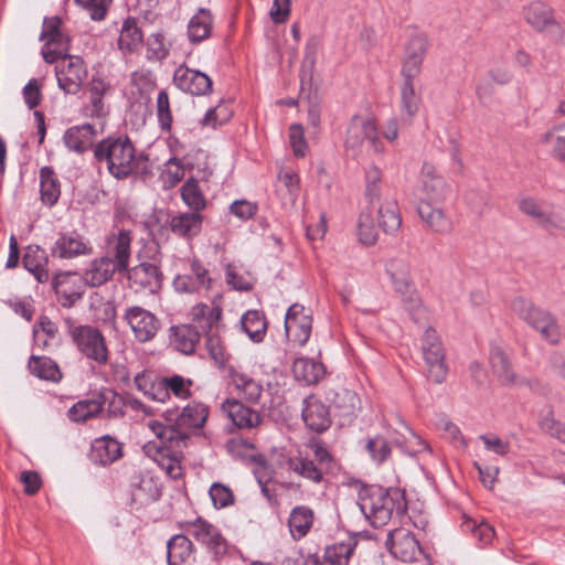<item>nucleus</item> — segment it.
I'll return each mask as SVG.
<instances>
[{
	"instance_id": "13",
	"label": "nucleus",
	"mask_w": 565,
	"mask_h": 565,
	"mask_svg": "<svg viewBox=\"0 0 565 565\" xmlns=\"http://www.w3.org/2000/svg\"><path fill=\"white\" fill-rule=\"evenodd\" d=\"M285 330L291 342L303 347L311 334L312 318L306 308L300 303L291 305L286 313Z\"/></svg>"
},
{
	"instance_id": "50",
	"label": "nucleus",
	"mask_w": 565,
	"mask_h": 565,
	"mask_svg": "<svg viewBox=\"0 0 565 565\" xmlns=\"http://www.w3.org/2000/svg\"><path fill=\"white\" fill-rule=\"evenodd\" d=\"M364 449L375 465H382L392 452L390 443L382 435H375L365 440Z\"/></svg>"
},
{
	"instance_id": "11",
	"label": "nucleus",
	"mask_w": 565,
	"mask_h": 565,
	"mask_svg": "<svg viewBox=\"0 0 565 565\" xmlns=\"http://www.w3.org/2000/svg\"><path fill=\"white\" fill-rule=\"evenodd\" d=\"M132 232L126 228L111 232L105 238V256L113 260L119 274L128 270L132 253Z\"/></svg>"
},
{
	"instance_id": "41",
	"label": "nucleus",
	"mask_w": 565,
	"mask_h": 565,
	"mask_svg": "<svg viewBox=\"0 0 565 565\" xmlns=\"http://www.w3.org/2000/svg\"><path fill=\"white\" fill-rule=\"evenodd\" d=\"M377 226L386 234H395L401 228L402 217L396 200H385L377 209Z\"/></svg>"
},
{
	"instance_id": "42",
	"label": "nucleus",
	"mask_w": 565,
	"mask_h": 565,
	"mask_svg": "<svg viewBox=\"0 0 565 565\" xmlns=\"http://www.w3.org/2000/svg\"><path fill=\"white\" fill-rule=\"evenodd\" d=\"M40 194L41 201L47 206H53L58 201L61 184L51 167H43L40 170Z\"/></svg>"
},
{
	"instance_id": "36",
	"label": "nucleus",
	"mask_w": 565,
	"mask_h": 565,
	"mask_svg": "<svg viewBox=\"0 0 565 565\" xmlns=\"http://www.w3.org/2000/svg\"><path fill=\"white\" fill-rule=\"evenodd\" d=\"M315 513L306 505L295 507L288 518V526L294 540H301L312 527Z\"/></svg>"
},
{
	"instance_id": "56",
	"label": "nucleus",
	"mask_w": 565,
	"mask_h": 565,
	"mask_svg": "<svg viewBox=\"0 0 565 565\" xmlns=\"http://www.w3.org/2000/svg\"><path fill=\"white\" fill-rule=\"evenodd\" d=\"M157 116L163 131H169L172 125V114L168 92L162 89L157 97Z\"/></svg>"
},
{
	"instance_id": "10",
	"label": "nucleus",
	"mask_w": 565,
	"mask_h": 565,
	"mask_svg": "<svg viewBox=\"0 0 565 565\" xmlns=\"http://www.w3.org/2000/svg\"><path fill=\"white\" fill-rule=\"evenodd\" d=\"M122 318L132 331L135 339L140 343L153 340L161 328L160 319L140 306L126 308Z\"/></svg>"
},
{
	"instance_id": "38",
	"label": "nucleus",
	"mask_w": 565,
	"mask_h": 565,
	"mask_svg": "<svg viewBox=\"0 0 565 565\" xmlns=\"http://www.w3.org/2000/svg\"><path fill=\"white\" fill-rule=\"evenodd\" d=\"M292 373L295 379L307 385L318 383L324 375V365L308 358H298L294 361Z\"/></svg>"
},
{
	"instance_id": "30",
	"label": "nucleus",
	"mask_w": 565,
	"mask_h": 565,
	"mask_svg": "<svg viewBox=\"0 0 565 565\" xmlns=\"http://www.w3.org/2000/svg\"><path fill=\"white\" fill-rule=\"evenodd\" d=\"M489 359L492 373L502 385L512 386L516 384L518 379L512 369L510 358L501 348H491Z\"/></svg>"
},
{
	"instance_id": "61",
	"label": "nucleus",
	"mask_w": 565,
	"mask_h": 565,
	"mask_svg": "<svg viewBox=\"0 0 565 565\" xmlns=\"http://www.w3.org/2000/svg\"><path fill=\"white\" fill-rule=\"evenodd\" d=\"M145 45H146V57L148 60L161 61L169 53V47L164 43V38H147Z\"/></svg>"
},
{
	"instance_id": "44",
	"label": "nucleus",
	"mask_w": 565,
	"mask_h": 565,
	"mask_svg": "<svg viewBox=\"0 0 565 565\" xmlns=\"http://www.w3.org/2000/svg\"><path fill=\"white\" fill-rule=\"evenodd\" d=\"M28 367L31 374L40 380L56 383L62 379L58 365L47 356L31 355Z\"/></svg>"
},
{
	"instance_id": "40",
	"label": "nucleus",
	"mask_w": 565,
	"mask_h": 565,
	"mask_svg": "<svg viewBox=\"0 0 565 565\" xmlns=\"http://www.w3.org/2000/svg\"><path fill=\"white\" fill-rule=\"evenodd\" d=\"M194 545L183 534L173 535L167 543V561L169 565H183L193 554Z\"/></svg>"
},
{
	"instance_id": "27",
	"label": "nucleus",
	"mask_w": 565,
	"mask_h": 565,
	"mask_svg": "<svg viewBox=\"0 0 565 565\" xmlns=\"http://www.w3.org/2000/svg\"><path fill=\"white\" fill-rule=\"evenodd\" d=\"M110 90V84L100 77L93 76L88 84L89 102L84 106V115L92 118H103L108 114L104 95Z\"/></svg>"
},
{
	"instance_id": "2",
	"label": "nucleus",
	"mask_w": 565,
	"mask_h": 565,
	"mask_svg": "<svg viewBox=\"0 0 565 565\" xmlns=\"http://www.w3.org/2000/svg\"><path fill=\"white\" fill-rule=\"evenodd\" d=\"M209 416V407L201 402H191L183 407L173 424L164 425L150 420L148 426L164 445L185 446L191 429L202 428Z\"/></svg>"
},
{
	"instance_id": "45",
	"label": "nucleus",
	"mask_w": 565,
	"mask_h": 565,
	"mask_svg": "<svg viewBox=\"0 0 565 565\" xmlns=\"http://www.w3.org/2000/svg\"><path fill=\"white\" fill-rule=\"evenodd\" d=\"M241 326L253 342L259 343L264 340L267 331V321L262 311L248 310L243 315Z\"/></svg>"
},
{
	"instance_id": "23",
	"label": "nucleus",
	"mask_w": 565,
	"mask_h": 565,
	"mask_svg": "<svg viewBox=\"0 0 565 565\" xmlns=\"http://www.w3.org/2000/svg\"><path fill=\"white\" fill-rule=\"evenodd\" d=\"M301 415L306 426L316 433H322L331 425L328 406L315 396H308L303 399Z\"/></svg>"
},
{
	"instance_id": "24",
	"label": "nucleus",
	"mask_w": 565,
	"mask_h": 565,
	"mask_svg": "<svg viewBox=\"0 0 565 565\" xmlns=\"http://www.w3.org/2000/svg\"><path fill=\"white\" fill-rule=\"evenodd\" d=\"M526 22L537 32H558L553 9L542 1H533L524 9Z\"/></svg>"
},
{
	"instance_id": "49",
	"label": "nucleus",
	"mask_w": 565,
	"mask_h": 565,
	"mask_svg": "<svg viewBox=\"0 0 565 565\" xmlns=\"http://www.w3.org/2000/svg\"><path fill=\"white\" fill-rule=\"evenodd\" d=\"M377 227L374 222L373 213L370 209L361 212L358 224L359 241L363 245H374L379 238Z\"/></svg>"
},
{
	"instance_id": "53",
	"label": "nucleus",
	"mask_w": 565,
	"mask_h": 565,
	"mask_svg": "<svg viewBox=\"0 0 565 565\" xmlns=\"http://www.w3.org/2000/svg\"><path fill=\"white\" fill-rule=\"evenodd\" d=\"M413 79L404 78L401 86V107L411 118L417 114L420 103V97L415 92Z\"/></svg>"
},
{
	"instance_id": "31",
	"label": "nucleus",
	"mask_w": 565,
	"mask_h": 565,
	"mask_svg": "<svg viewBox=\"0 0 565 565\" xmlns=\"http://www.w3.org/2000/svg\"><path fill=\"white\" fill-rule=\"evenodd\" d=\"M158 440V444L154 441H149L145 446L146 452L150 456L152 451H156L160 456V459L154 457V460L158 461L159 466L166 471V473L172 479L180 478L182 476L180 461L170 455L171 448L179 446L164 445L160 439Z\"/></svg>"
},
{
	"instance_id": "25",
	"label": "nucleus",
	"mask_w": 565,
	"mask_h": 565,
	"mask_svg": "<svg viewBox=\"0 0 565 565\" xmlns=\"http://www.w3.org/2000/svg\"><path fill=\"white\" fill-rule=\"evenodd\" d=\"M428 47L426 38H409L405 47L402 67L404 78H415L420 74L422 64Z\"/></svg>"
},
{
	"instance_id": "35",
	"label": "nucleus",
	"mask_w": 565,
	"mask_h": 565,
	"mask_svg": "<svg viewBox=\"0 0 565 565\" xmlns=\"http://www.w3.org/2000/svg\"><path fill=\"white\" fill-rule=\"evenodd\" d=\"M171 343L183 354H192L200 341V332L194 326L180 324L171 327Z\"/></svg>"
},
{
	"instance_id": "48",
	"label": "nucleus",
	"mask_w": 565,
	"mask_h": 565,
	"mask_svg": "<svg viewBox=\"0 0 565 565\" xmlns=\"http://www.w3.org/2000/svg\"><path fill=\"white\" fill-rule=\"evenodd\" d=\"M47 41L42 46L41 53L45 62L52 64L58 60L68 58L71 38H46Z\"/></svg>"
},
{
	"instance_id": "26",
	"label": "nucleus",
	"mask_w": 565,
	"mask_h": 565,
	"mask_svg": "<svg viewBox=\"0 0 565 565\" xmlns=\"http://www.w3.org/2000/svg\"><path fill=\"white\" fill-rule=\"evenodd\" d=\"M116 273L117 266L104 255L90 260L82 276L86 286L95 288L110 281Z\"/></svg>"
},
{
	"instance_id": "52",
	"label": "nucleus",
	"mask_w": 565,
	"mask_h": 565,
	"mask_svg": "<svg viewBox=\"0 0 565 565\" xmlns=\"http://www.w3.org/2000/svg\"><path fill=\"white\" fill-rule=\"evenodd\" d=\"M354 544L351 542L335 543L327 546L323 558L331 565H348L353 554Z\"/></svg>"
},
{
	"instance_id": "15",
	"label": "nucleus",
	"mask_w": 565,
	"mask_h": 565,
	"mask_svg": "<svg viewBox=\"0 0 565 565\" xmlns=\"http://www.w3.org/2000/svg\"><path fill=\"white\" fill-rule=\"evenodd\" d=\"M86 284L77 273L64 271L53 277L52 287L63 307L70 308L82 299Z\"/></svg>"
},
{
	"instance_id": "17",
	"label": "nucleus",
	"mask_w": 565,
	"mask_h": 565,
	"mask_svg": "<svg viewBox=\"0 0 565 565\" xmlns=\"http://www.w3.org/2000/svg\"><path fill=\"white\" fill-rule=\"evenodd\" d=\"M121 274L127 276L130 285L137 290L156 294L162 286L163 275L156 264L143 262L134 267L128 266V270Z\"/></svg>"
},
{
	"instance_id": "39",
	"label": "nucleus",
	"mask_w": 565,
	"mask_h": 565,
	"mask_svg": "<svg viewBox=\"0 0 565 565\" xmlns=\"http://www.w3.org/2000/svg\"><path fill=\"white\" fill-rule=\"evenodd\" d=\"M191 317L205 333H211L220 327L222 309L220 306L198 303L192 307Z\"/></svg>"
},
{
	"instance_id": "9",
	"label": "nucleus",
	"mask_w": 565,
	"mask_h": 565,
	"mask_svg": "<svg viewBox=\"0 0 565 565\" xmlns=\"http://www.w3.org/2000/svg\"><path fill=\"white\" fill-rule=\"evenodd\" d=\"M422 349L429 379L437 384L443 383L446 380L448 367L445 363V350L436 330L428 328L425 331Z\"/></svg>"
},
{
	"instance_id": "62",
	"label": "nucleus",
	"mask_w": 565,
	"mask_h": 565,
	"mask_svg": "<svg viewBox=\"0 0 565 565\" xmlns=\"http://www.w3.org/2000/svg\"><path fill=\"white\" fill-rule=\"evenodd\" d=\"M289 143L297 157H303L307 150L303 128L300 124H292L289 128Z\"/></svg>"
},
{
	"instance_id": "14",
	"label": "nucleus",
	"mask_w": 565,
	"mask_h": 565,
	"mask_svg": "<svg viewBox=\"0 0 565 565\" xmlns=\"http://www.w3.org/2000/svg\"><path fill=\"white\" fill-rule=\"evenodd\" d=\"M386 546L390 553L405 563H412L423 553L415 535L403 527L395 529L388 533Z\"/></svg>"
},
{
	"instance_id": "28",
	"label": "nucleus",
	"mask_w": 565,
	"mask_h": 565,
	"mask_svg": "<svg viewBox=\"0 0 565 565\" xmlns=\"http://www.w3.org/2000/svg\"><path fill=\"white\" fill-rule=\"evenodd\" d=\"M202 223L201 213L189 211L173 215L169 221V228L175 236L191 241L200 234Z\"/></svg>"
},
{
	"instance_id": "64",
	"label": "nucleus",
	"mask_w": 565,
	"mask_h": 565,
	"mask_svg": "<svg viewBox=\"0 0 565 565\" xmlns=\"http://www.w3.org/2000/svg\"><path fill=\"white\" fill-rule=\"evenodd\" d=\"M480 439L482 440L484 448L495 455L503 457L510 451V443L494 434L481 435Z\"/></svg>"
},
{
	"instance_id": "18",
	"label": "nucleus",
	"mask_w": 565,
	"mask_h": 565,
	"mask_svg": "<svg viewBox=\"0 0 565 565\" xmlns=\"http://www.w3.org/2000/svg\"><path fill=\"white\" fill-rule=\"evenodd\" d=\"M86 75L84 61L79 56H68L61 66L56 67L58 87L66 94H77Z\"/></svg>"
},
{
	"instance_id": "55",
	"label": "nucleus",
	"mask_w": 565,
	"mask_h": 565,
	"mask_svg": "<svg viewBox=\"0 0 565 565\" xmlns=\"http://www.w3.org/2000/svg\"><path fill=\"white\" fill-rule=\"evenodd\" d=\"M191 380H185L181 375H172L161 379L160 385L164 386L167 391L172 393L174 396L181 399H185L191 396L192 386Z\"/></svg>"
},
{
	"instance_id": "57",
	"label": "nucleus",
	"mask_w": 565,
	"mask_h": 565,
	"mask_svg": "<svg viewBox=\"0 0 565 565\" xmlns=\"http://www.w3.org/2000/svg\"><path fill=\"white\" fill-rule=\"evenodd\" d=\"M209 494L216 509L226 508L234 502V493L231 488L218 482L211 486Z\"/></svg>"
},
{
	"instance_id": "6",
	"label": "nucleus",
	"mask_w": 565,
	"mask_h": 565,
	"mask_svg": "<svg viewBox=\"0 0 565 565\" xmlns=\"http://www.w3.org/2000/svg\"><path fill=\"white\" fill-rule=\"evenodd\" d=\"M385 271L390 277L391 284L401 297L405 307L409 311L419 309L420 301L413 281L411 266L407 259L393 257L385 264Z\"/></svg>"
},
{
	"instance_id": "3",
	"label": "nucleus",
	"mask_w": 565,
	"mask_h": 565,
	"mask_svg": "<svg viewBox=\"0 0 565 565\" xmlns=\"http://www.w3.org/2000/svg\"><path fill=\"white\" fill-rule=\"evenodd\" d=\"M67 334L77 350L88 360L98 365H106L109 361V351L102 331L89 324H79L73 318L63 319Z\"/></svg>"
},
{
	"instance_id": "59",
	"label": "nucleus",
	"mask_w": 565,
	"mask_h": 565,
	"mask_svg": "<svg viewBox=\"0 0 565 565\" xmlns=\"http://www.w3.org/2000/svg\"><path fill=\"white\" fill-rule=\"evenodd\" d=\"M100 396L103 399V406L107 403L108 408L107 412L111 417H121L124 416V406L125 399L124 396L115 393L113 390L104 388L100 391Z\"/></svg>"
},
{
	"instance_id": "63",
	"label": "nucleus",
	"mask_w": 565,
	"mask_h": 565,
	"mask_svg": "<svg viewBox=\"0 0 565 565\" xmlns=\"http://www.w3.org/2000/svg\"><path fill=\"white\" fill-rule=\"evenodd\" d=\"M163 178L164 183L170 188L174 186L184 178V168L181 164L180 159L171 158L167 161Z\"/></svg>"
},
{
	"instance_id": "7",
	"label": "nucleus",
	"mask_w": 565,
	"mask_h": 565,
	"mask_svg": "<svg viewBox=\"0 0 565 565\" xmlns=\"http://www.w3.org/2000/svg\"><path fill=\"white\" fill-rule=\"evenodd\" d=\"M364 141L370 143L375 153H383L385 151L384 145L379 137L375 119L370 116L355 115L348 125L344 141L345 148L356 151Z\"/></svg>"
},
{
	"instance_id": "4",
	"label": "nucleus",
	"mask_w": 565,
	"mask_h": 565,
	"mask_svg": "<svg viewBox=\"0 0 565 565\" xmlns=\"http://www.w3.org/2000/svg\"><path fill=\"white\" fill-rule=\"evenodd\" d=\"M510 308L520 319L539 331L548 343L557 344L559 342L561 330L556 319L550 312L534 306L531 300L521 296L511 301Z\"/></svg>"
},
{
	"instance_id": "16",
	"label": "nucleus",
	"mask_w": 565,
	"mask_h": 565,
	"mask_svg": "<svg viewBox=\"0 0 565 565\" xmlns=\"http://www.w3.org/2000/svg\"><path fill=\"white\" fill-rule=\"evenodd\" d=\"M222 413L241 430H250L263 423L262 414L237 398H226L221 404Z\"/></svg>"
},
{
	"instance_id": "12",
	"label": "nucleus",
	"mask_w": 565,
	"mask_h": 565,
	"mask_svg": "<svg viewBox=\"0 0 565 565\" xmlns=\"http://www.w3.org/2000/svg\"><path fill=\"white\" fill-rule=\"evenodd\" d=\"M93 245L88 238L76 231L63 232L54 242L51 255L60 259H74L93 254Z\"/></svg>"
},
{
	"instance_id": "60",
	"label": "nucleus",
	"mask_w": 565,
	"mask_h": 565,
	"mask_svg": "<svg viewBox=\"0 0 565 565\" xmlns=\"http://www.w3.org/2000/svg\"><path fill=\"white\" fill-rule=\"evenodd\" d=\"M466 530L471 531L473 536L482 544H489L494 537L493 527L484 522L477 524L475 520H467L463 523Z\"/></svg>"
},
{
	"instance_id": "51",
	"label": "nucleus",
	"mask_w": 565,
	"mask_h": 565,
	"mask_svg": "<svg viewBox=\"0 0 565 565\" xmlns=\"http://www.w3.org/2000/svg\"><path fill=\"white\" fill-rule=\"evenodd\" d=\"M334 407L339 411V414L342 416H353L358 409L361 407V402L359 395L347 388H341L335 392L334 397L332 399Z\"/></svg>"
},
{
	"instance_id": "22",
	"label": "nucleus",
	"mask_w": 565,
	"mask_h": 565,
	"mask_svg": "<svg viewBox=\"0 0 565 565\" xmlns=\"http://www.w3.org/2000/svg\"><path fill=\"white\" fill-rule=\"evenodd\" d=\"M231 384L234 386L239 401H245L249 404H258L263 394V385L259 381L255 380L250 374L231 367L228 371Z\"/></svg>"
},
{
	"instance_id": "58",
	"label": "nucleus",
	"mask_w": 565,
	"mask_h": 565,
	"mask_svg": "<svg viewBox=\"0 0 565 565\" xmlns=\"http://www.w3.org/2000/svg\"><path fill=\"white\" fill-rule=\"evenodd\" d=\"M113 0H75V3L88 12L94 21L105 19Z\"/></svg>"
},
{
	"instance_id": "21",
	"label": "nucleus",
	"mask_w": 565,
	"mask_h": 565,
	"mask_svg": "<svg viewBox=\"0 0 565 565\" xmlns=\"http://www.w3.org/2000/svg\"><path fill=\"white\" fill-rule=\"evenodd\" d=\"M161 486L157 478L150 475H136L131 482V503L136 509L147 507L161 497Z\"/></svg>"
},
{
	"instance_id": "34",
	"label": "nucleus",
	"mask_w": 565,
	"mask_h": 565,
	"mask_svg": "<svg viewBox=\"0 0 565 565\" xmlns=\"http://www.w3.org/2000/svg\"><path fill=\"white\" fill-rule=\"evenodd\" d=\"M122 456V449L119 441L104 436L95 439L92 446V459L102 466H107Z\"/></svg>"
},
{
	"instance_id": "8",
	"label": "nucleus",
	"mask_w": 565,
	"mask_h": 565,
	"mask_svg": "<svg viewBox=\"0 0 565 565\" xmlns=\"http://www.w3.org/2000/svg\"><path fill=\"white\" fill-rule=\"evenodd\" d=\"M179 527L203 544L215 558L227 553L228 543L221 531L201 516L179 523Z\"/></svg>"
},
{
	"instance_id": "33",
	"label": "nucleus",
	"mask_w": 565,
	"mask_h": 565,
	"mask_svg": "<svg viewBox=\"0 0 565 565\" xmlns=\"http://www.w3.org/2000/svg\"><path fill=\"white\" fill-rule=\"evenodd\" d=\"M94 135L95 130L89 124L74 126L65 131L63 141L68 150L82 154L92 147Z\"/></svg>"
},
{
	"instance_id": "54",
	"label": "nucleus",
	"mask_w": 565,
	"mask_h": 565,
	"mask_svg": "<svg viewBox=\"0 0 565 565\" xmlns=\"http://www.w3.org/2000/svg\"><path fill=\"white\" fill-rule=\"evenodd\" d=\"M213 18L209 10L200 9L189 22V35H211Z\"/></svg>"
},
{
	"instance_id": "1",
	"label": "nucleus",
	"mask_w": 565,
	"mask_h": 565,
	"mask_svg": "<svg viewBox=\"0 0 565 565\" xmlns=\"http://www.w3.org/2000/svg\"><path fill=\"white\" fill-rule=\"evenodd\" d=\"M93 152L96 162L104 164L108 173L117 180L150 172L148 157L137 151L127 135L104 138L94 146Z\"/></svg>"
},
{
	"instance_id": "46",
	"label": "nucleus",
	"mask_w": 565,
	"mask_h": 565,
	"mask_svg": "<svg viewBox=\"0 0 565 565\" xmlns=\"http://www.w3.org/2000/svg\"><path fill=\"white\" fill-rule=\"evenodd\" d=\"M183 203L191 210L201 213L206 206V199L196 178H189L180 190Z\"/></svg>"
},
{
	"instance_id": "29",
	"label": "nucleus",
	"mask_w": 565,
	"mask_h": 565,
	"mask_svg": "<svg viewBox=\"0 0 565 565\" xmlns=\"http://www.w3.org/2000/svg\"><path fill=\"white\" fill-rule=\"evenodd\" d=\"M22 264L23 267L29 273H31L39 282L43 284L49 280V257L45 249H43L39 245H29L25 248L22 258Z\"/></svg>"
},
{
	"instance_id": "19",
	"label": "nucleus",
	"mask_w": 565,
	"mask_h": 565,
	"mask_svg": "<svg viewBox=\"0 0 565 565\" xmlns=\"http://www.w3.org/2000/svg\"><path fill=\"white\" fill-rule=\"evenodd\" d=\"M174 85L194 96H205L212 92V79L205 73L180 65L173 75Z\"/></svg>"
},
{
	"instance_id": "37",
	"label": "nucleus",
	"mask_w": 565,
	"mask_h": 565,
	"mask_svg": "<svg viewBox=\"0 0 565 565\" xmlns=\"http://www.w3.org/2000/svg\"><path fill=\"white\" fill-rule=\"evenodd\" d=\"M287 469L313 483H320L324 476L321 466L316 465L315 460H311V458L301 455L290 457L287 460Z\"/></svg>"
},
{
	"instance_id": "43",
	"label": "nucleus",
	"mask_w": 565,
	"mask_h": 565,
	"mask_svg": "<svg viewBox=\"0 0 565 565\" xmlns=\"http://www.w3.org/2000/svg\"><path fill=\"white\" fill-rule=\"evenodd\" d=\"M103 411V399L100 391L92 398L81 399L68 409V417L76 423H84L90 418L97 417Z\"/></svg>"
},
{
	"instance_id": "20",
	"label": "nucleus",
	"mask_w": 565,
	"mask_h": 565,
	"mask_svg": "<svg viewBox=\"0 0 565 565\" xmlns=\"http://www.w3.org/2000/svg\"><path fill=\"white\" fill-rule=\"evenodd\" d=\"M420 182L425 194V200L422 202L440 203L450 194V186L430 162L423 163Z\"/></svg>"
},
{
	"instance_id": "47",
	"label": "nucleus",
	"mask_w": 565,
	"mask_h": 565,
	"mask_svg": "<svg viewBox=\"0 0 565 565\" xmlns=\"http://www.w3.org/2000/svg\"><path fill=\"white\" fill-rule=\"evenodd\" d=\"M384 191L383 171L376 166H370L365 171V198L369 203L380 202L383 199Z\"/></svg>"
},
{
	"instance_id": "5",
	"label": "nucleus",
	"mask_w": 565,
	"mask_h": 565,
	"mask_svg": "<svg viewBox=\"0 0 565 565\" xmlns=\"http://www.w3.org/2000/svg\"><path fill=\"white\" fill-rule=\"evenodd\" d=\"M358 505L373 526H382L391 519L395 509L390 492L380 486L364 487L359 491Z\"/></svg>"
},
{
	"instance_id": "32",
	"label": "nucleus",
	"mask_w": 565,
	"mask_h": 565,
	"mask_svg": "<svg viewBox=\"0 0 565 565\" xmlns=\"http://www.w3.org/2000/svg\"><path fill=\"white\" fill-rule=\"evenodd\" d=\"M418 214L423 221L436 233L447 234L452 230L451 220L445 214L444 210L434 206L430 202H420L418 205Z\"/></svg>"
}]
</instances>
